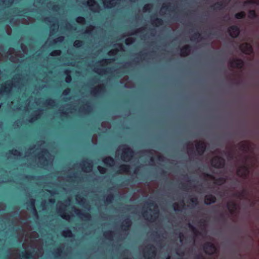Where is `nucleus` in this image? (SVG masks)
Wrapping results in <instances>:
<instances>
[{
    "label": "nucleus",
    "mask_w": 259,
    "mask_h": 259,
    "mask_svg": "<svg viewBox=\"0 0 259 259\" xmlns=\"http://www.w3.org/2000/svg\"><path fill=\"white\" fill-rule=\"evenodd\" d=\"M146 203L150 206H153L155 209H154L153 210L151 209H150V211H152L153 212L152 215H149L147 211H144L142 213V215L145 220L153 222L156 220L159 213V210L157 209V206L153 201H147L146 202Z\"/></svg>",
    "instance_id": "1"
},
{
    "label": "nucleus",
    "mask_w": 259,
    "mask_h": 259,
    "mask_svg": "<svg viewBox=\"0 0 259 259\" xmlns=\"http://www.w3.org/2000/svg\"><path fill=\"white\" fill-rule=\"evenodd\" d=\"M122 146L124 148L121 154V159L124 161L131 160L135 154L134 150L127 145H124Z\"/></svg>",
    "instance_id": "2"
},
{
    "label": "nucleus",
    "mask_w": 259,
    "mask_h": 259,
    "mask_svg": "<svg viewBox=\"0 0 259 259\" xmlns=\"http://www.w3.org/2000/svg\"><path fill=\"white\" fill-rule=\"evenodd\" d=\"M157 254L156 247L152 244L148 245L143 251V255L145 258L152 259Z\"/></svg>",
    "instance_id": "3"
},
{
    "label": "nucleus",
    "mask_w": 259,
    "mask_h": 259,
    "mask_svg": "<svg viewBox=\"0 0 259 259\" xmlns=\"http://www.w3.org/2000/svg\"><path fill=\"white\" fill-rule=\"evenodd\" d=\"M250 173L249 167L245 164H243L240 165L236 170L237 175L243 179H247Z\"/></svg>",
    "instance_id": "4"
},
{
    "label": "nucleus",
    "mask_w": 259,
    "mask_h": 259,
    "mask_svg": "<svg viewBox=\"0 0 259 259\" xmlns=\"http://www.w3.org/2000/svg\"><path fill=\"white\" fill-rule=\"evenodd\" d=\"M203 249L205 253L208 255H213L218 253V248L211 242H206L203 245Z\"/></svg>",
    "instance_id": "5"
},
{
    "label": "nucleus",
    "mask_w": 259,
    "mask_h": 259,
    "mask_svg": "<svg viewBox=\"0 0 259 259\" xmlns=\"http://www.w3.org/2000/svg\"><path fill=\"white\" fill-rule=\"evenodd\" d=\"M211 165L216 168H222L225 165V160L221 156H215L211 160Z\"/></svg>",
    "instance_id": "6"
},
{
    "label": "nucleus",
    "mask_w": 259,
    "mask_h": 259,
    "mask_svg": "<svg viewBox=\"0 0 259 259\" xmlns=\"http://www.w3.org/2000/svg\"><path fill=\"white\" fill-rule=\"evenodd\" d=\"M228 32L229 35L233 38L238 37L240 33V30L238 26L236 25H232L228 29Z\"/></svg>",
    "instance_id": "7"
},
{
    "label": "nucleus",
    "mask_w": 259,
    "mask_h": 259,
    "mask_svg": "<svg viewBox=\"0 0 259 259\" xmlns=\"http://www.w3.org/2000/svg\"><path fill=\"white\" fill-rule=\"evenodd\" d=\"M229 65L232 68H237L238 69H242L244 65V62L243 60L241 59H233L230 60L229 61Z\"/></svg>",
    "instance_id": "8"
},
{
    "label": "nucleus",
    "mask_w": 259,
    "mask_h": 259,
    "mask_svg": "<svg viewBox=\"0 0 259 259\" xmlns=\"http://www.w3.org/2000/svg\"><path fill=\"white\" fill-rule=\"evenodd\" d=\"M197 155H202L206 149V145L203 141H199L195 145Z\"/></svg>",
    "instance_id": "9"
},
{
    "label": "nucleus",
    "mask_w": 259,
    "mask_h": 259,
    "mask_svg": "<svg viewBox=\"0 0 259 259\" xmlns=\"http://www.w3.org/2000/svg\"><path fill=\"white\" fill-rule=\"evenodd\" d=\"M239 49L243 53L246 55H250L253 52V48L252 46L247 42L240 45Z\"/></svg>",
    "instance_id": "10"
},
{
    "label": "nucleus",
    "mask_w": 259,
    "mask_h": 259,
    "mask_svg": "<svg viewBox=\"0 0 259 259\" xmlns=\"http://www.w3.org/2000/svg\"><path fill=\"white\" fill-rule=\"evenodd\" d=\"M26 205L27 209L30 210L33 215L38 217L37 211L35 206V200L31 199L26 203Z\"/></svg>",
    "instance_id": "11"
},
{
    "label": "nucleus",
    "mask_w": 259,
    "mask_h": 259,
    "mask_svg": "<svg viewBox=\"0 0 259 259\" xmlns=\"http://www.w3.org/2000/svg\"><path fill=\"white\" fill-rule=\"evenodd\" d=\"M12 88V83L10 82H5L4 84H2L0 89V93H3L5 94H9Z\"/></svg>",
    "instance_id": "12"
},
{
    "label": "nucleus",
    "mask_w": 259,
    "mask_h": 259,
    "mask_svg": "<svg viewBox=\"0 0 259 259\" xmlns=\"http://www.w3.org/2000/svg\"><path fill=\"white\" fill-rule=\"evenodd\" d=\"M205 176L211 179L214 180L215 184L219 185H221L224 184L226 181V179L224 177H220L217 179H215L213 176L208 174H205Z\"/></svg>",
    "instance_id": "13"
},
{
    "label": "nucleus",
    "mask_w": 259,
    "mask_h": 259,
    "mask_svg": "<svg viewBox=\"0 0 259 259\" xmlns=\"http://www.w3.org/2000/svg\"><path fill=\"white\" fill-rule=\"evenodd\" d=\"M105 91V87L104 85L94 88L91 92V94L98 96Z\"/></svg>",
    "instance_id": "14"
},
{
    "label": "nucleus",
    "mask_w": 259,
    "mask_h": 259,
    "mask_svg": "<svg viewBox=\"0 0 259 259\" xmlns=\"http://www.w3.org/2000/svg\"><path fill=\"white\" fill-rule=\"evenodd\" d=\"M217 201V198L215 196L212 194H208L204 197V203L206 205H210L214 203Z\"/></svg>",
    "instance_id": "15"
},
{
    "label": "nucleus",
    "mask_w": 259,
    "mask_h": 259,
    "mask_svg": "<svg viewBox=\"0 0 259 259\" xmlns=\"http://www.w3.org/2000/svg\"><path fill=\"white\" fill-rule=\"evenodd\" d=\"M191 51V47L189 45L183 46L180 50V55L182 57L188 56Z\"/></svg>",
    "instance_id": "16"
},
{
    "label": "nucleus",
    "mask_w": 259,
    "mask_h": 259,
    "mask_svg": "<svg viewBox=\"0 0 259 259\" xmlns=\"http://www.w3.org/2000/svg\"><path fill=\"white\" fill-rule=\"evenodd\" d=\"M239 150L243 152H247L250 149V145L246 142H241L237 145Z\"/></svg>",
    "instance_id": "17"
},
{
    "label": "nucleus",
    "mask_w": 259,
    "mask_h": 259,
    "mask_svg": "<svg viewBox=\"0 0 259 259\" xmlns=\"http://www.w3.org/2000/svg\"><path fill=\"white\" fill-rule=\"evenodd\" d=\"M104 164L108 166H112L115 164V160L111 156H107L102 160Z\"/></svg>",
    "instance_id": "18"
},
{
    "label": "nucleus",
    "mask_w": 259,
    "mask_h": 259,
    "mask_svg": "<svg viewBox=\"0 0 259 259\" xmlns=\"http://www.w3.org/2000/svg\"><path fill=\"white\" fill-rule=\"evenodd\" d=\"M33 257L31 251H22L20 254L21 259H31Z\"/></svg>",
    "instance_id": "19"
},
{
    "label": "nucleus",
    "mask_w": 259,
    "mask_h": 259,
    "mask_svg": "<svg viewBox=\"0 0 259 259\" xmlns=\"http://www.w3.org/2000/svg\"><path fill=\"white\" fill-rule=\"evenodd\" d=\"M89 161L91 160L87 159L86 160L83 161L82 163H80V165L82 166V169L84 168L87 170L90 171L92 170L93 165L92 162H90Z\"/></svg>",
    "instance_id": "20"
},
{
    "label": "nucleus",
    "mask_w": 259,
    "mask_h": 259,
    "mask_svg": "<svg viewBox=\"0 0 259 259\" xmlns=\"http://www.w3.org/2000/svg\"><path fill=\"white\" fill-rule=\"evenodd\" d=\"M227 207L230 212L233 214L237 209V205L235 202H230L227 203Z\"/></svg>",
    "instance_id": "21"
},
{
    "label": "nucleus",
    "mask_w": 259,
    "mask_h": 259,
    "mask_svg": "<svg viewBox=\"0 0 259 259\" xmlns=\"http://www.w3.org/2000/svg\"><path fill=\"white\" fill-rule=\"evenodd\" d=\"M75 212L78 216L83 218L87 220H90L91 217V214L88 212H84L78 209H76Z\"/></svg>",
    "instance_id": "22"
},
{
    "label": "nucleus",
    "mask_w": 259,
    "mask_h": 259,
    "mask_svg": "<svg viewBox=\"0 0 259 259\" xmlns=\"http://www.w3.org/2000/svg\"><path fill=\"white\" fill-rule=\"evenodd\" d=\"M131 166L128 164H122L119 166V169L117 171V173L127 172L130 171Z\"/></svg>",
    "instance_id": "23"
},
{
    "label": "nucleus",
    "mask_w": 259,
    "mask_h": 259,
    "mask_svg": "<svg viewBox=\"0 0 259 259\" xmlns=\"http://www.w3.org/2000/svg\"><path fill=\"white\" fill-rule=\"evenodd\" d=\"M248 17L249 19H251V20L259 19V16L256 13L255 10H250L248 11Z\"/></svg>",
    "instance_id": "24"
},
{
    "label": "nucleus",
    "mask_w": 259,
    "mask_h": 259,
    "mask_svg": "<svg viewBox=\"0 0 259 259\" xmlns=\"http://www.w3.org/2000/svg\"><path fill=\"white\" fill-rule=\"evenodd\" d=\"M224 7V6L223 2H218L210 7L211 9L213 10H222Z\"/></svg>",
    "instance_id": "25"
},
{
    "label": "nucleus",
    "mask_w": 259,
    "mask_h": 259,
    "mask_svg": "<svg viewBox=\"0 0 259 259\" xmlns=\"http://www.w3.org/2000/svg\"><path fill=\"white\" fill-rule=\"evenodd\" d=\"M151 23L152 25L155 26H159L163 25V21L161 18H155L154 19H153L152 18L151 19Z\"/></svg>",
    "instance_id": "26"
},
{
    "label": "nucleus",
    "mask_w": 259,
    "mask_h": 259,
    "mask_svg": "<svg viewBox=\"0 0 259 259\" xmlns=\"http://www.w3.org/2000/svg\"><path fill=\"white\" fill-rule=\"evenodd\" d=\"M246 195V190L243 189L240 192L234 193L233 196L240 199H243Z\"/></svg>",
    "instance_id": "27"
},
{
    "label": "nucleus",
    "mask_w": 259,
    "mask_h": 259,
    "mask_svg": "<svg viewBox=\"0 0 259 259\" xmlns=\"http://www.w3.org/2000/svg\"><path fill=\"white\" fill-rule=\"evenodd\" d=\"M65 74L66 75L65 81L67 83H70L72 81V77L70 75V71L69 70H66Z\"/></svg>",
    "instance_id": "28"
},
{
    "label": "nucleus",
    "mask_w": 259,
    "mask_h": 259,
    "mask_svg": "<svg viewBox=\"0 0 259 259\" xmlns=\"http://www.w3.org/2000/svg\"><path fill=\"white\" fill-rule=\"evenodd\" d=\"M114 195L113 194H109L106 197L105 202L107 204H110L114 200Z\"/></svg>",
    "instance_id": "29"
},
{
    "label": "nucleus",
    "mask_w": 259,
    "mask_h": 259,
    "mask_svg": "<svg viewBox=\"0 0 259 259\" xmlns=\"http://www.w3.org/2000/svg\"><path fill=\"white\" fill-rule=\"evenodd\" d=\"M246 14L244 11H241L235 14V18L237 19H243L245 17Z\"/></svg>",
    "instance_id": "30"
},
{
    "label": "nucleus",
    "mask_w": 259,
    "mask_h": 259,
    "mask_svg": "<svg viewBox=\"0 0 259 259\" xmlns=\"http://www.w3.org/2000/svg\"><path fill=\"white\" fill-rule=\"evenodd\" d=\"M62 235L64 237H70L72 236V232L70 229H67L62 232Z\"/></svg>",
    "instance_id": "31"
},
{
    "label": "nucleus",
    "mask_w": 259,
    "mask_h": 259,
    "mask_svg": "<svg viewBox=\"0 0 259 259\" xmlns=\"http://www.w3.org/2000/svg\"><path fill=\"white\" fill-rule=\"evenodd\" d=\"M104 237L108 239H111L113 236V232L111 231H108L104 233Z\"/></svg>",
    "instance_id": "32"
},
{
    "label": "nucleus",
    "mask_w": 259,
    "mask_h": 259,
    "mask_svg": "<svg viewBox=\"0 0 259 259\" xmlns=\"http://www.w3.org/2000/svg\"><path fill=\"white\" fill-rule=\"evenodd\" d=\"M45 104L50 106H54L55 104V101L52 98H49L46 100Z\"/></svg>",
    "instance_id": "33"
},
{
    "label": "nucleus",
    "mask_w": 259,
    "mask_h": 259,
    "mask_svg": "<svg viewBox=\"0 0 259 259\" xmlns=\"http://www.w3.org/2000/svg\"><path fill=\"white\" fill-rule=\"evenodd\" d=\"M202 39V37H201V34L198 32H195L191 36V40H197L198 39Z\"/></svg>",
    "instance_id": "34"
},
{
    "label": "nucleus",
    "mask_w": 259,
    "mask_h": 259,
    "mask_svg": "<svg viewBox=\"0 0 259 259\" xmlns=\"http://www.w3.org/2000/svg\"><path fill=\"white\" fill-rule=\"evenodd\" d=\"M188 227L190 229H191V230L192 231V232L194 233V234L197 236V235H200V232H199L197 229L195 227H194L192 225H191V224H188Z\"/></svg>",
    "instance_id": "35"
},
{
    "label": "nucleus",
    "mask_w": 259,
    "mask_h": 259,
    "mask_svg": "<svg viewBox=\"0 0 259 259\" xmlns=\"http://www.w3.org/2000/svg\"><path fill=\"white\" fill-rule=\"evenodd\" d=\"M38 158L40 160H43L42 162L41 163V164L43 165H47V164L48 163V159L44 156V154H41V153H39V156H38Z\"/></svg>",
    "instance_id": "36"
},
{
    "label": "nucleus",
    "mask_w": 259,
    "mask_h": 259,
    "mask_svg": "<svg viewBox=\"0 0 259 259\" xmlns=\"http://www.w3.org/2000/svg\"><path fill=\"white\" fill-rule=\"evenodd\" d=\"M245 5L248 4H255L256 5H259V0H247L244 2Z\"/></svg>",
    "instance_id": "37"
},
{
    "label": "nucleus",
    "mask_w": 259,
    "mask_h": 259,
    "mask_svg": "<svg viewBox=\"0 0 259 259\" xmlns=\"http://www.w3.org/2000/svg\"><path fill=\"white\" fill-rule=\"evenodd\" d=\"M9 153L13 155L14 156H20V155H21L20 152L19 150L15 149H13L11 150H10Z\"/></svg>",
    "instance_id": "38"
},
{
    "label": "nucleus",
    "mask_w": 259,
    "mask_h": 259,
    "mask_svg": "<svg viewBox=\"0 0 259 259\" xmlns=\"http://www.w3.org/2000/svg\"><path fill=\"white\" fill-rule=\"evenodd\" d=\"M88 5L92 8L94 7L95 5H96L97 8H99V5L95 0H89L88 2Z\"/></svg>",
    "instance_id": "39"
},
{
    "label": "nucleus",
    "mask_w": 259,
    "mask_h": 259,
    "mask_svg": "<svg viewBox=\"0 0 259 259\" xmlns=\"http://www.w3.org/2000/svg\"><path fill=\"white\" fill-rule=\"evenodd\" d=\"M122 223L126 225L127 227L130 228V227L132 225V221L129 218V217H127L123 221Z\"/></svg>",
    "instance_id": "40"
},
{
    "label": "nucleus",
    "mask_w": 259,
    "mask_h": 259,
    "mask_svg": "<svg viewBox=\"0 0 259 259\" xmlns=\"http://www.w3.org/2000/svg\"><path fill=\"white\" fill-rule=\"evenodd\" d=\"M83 45V42L80 40H76L74 42V46L76 48H80Z\"/></svg>",
    "instance_id": "41"
},
{
    "label": "nucleus",
    "mask_w": 259,
    "mask_h": 259,
    "mask_svg": "<svg viewBox=\"0 0 259 259\" xmlns=\"http://www.w3.org/2000/svg\"><path fill=\"white\" fill-rule=\"evenodd\" d=\"M76 21L78 23L83 24L85 22V19L83 17L78 16L76 18Z\"/></svg>",
    "instance_id": "42"
},
{
    "label": "nucleus",
    "mask_w": 259,
    "mask_h": 259,
    "mask_svg": "<svg viewBox=\"0 0 259 259\" xmlns=\"http://www.w3.org/2000/svg\"><path fill=\"white\" fill-rule=\"evenodd\" d=\"M190 201L195 206L198 204V199L196 197L190 198Z\"/></svg>",
    "instance_id": "43"
},
{
    "label": "nucleus",
    "mask_w": 259,
    "mask_h": 259,
    "mask_svg": "<svg viewBox=\"0 0 259 259\" xmlns=\"http://www.w3.org/2000/svg\"><path fill=\"white\" fill-rule=\"evenodd\" d=\"M151 7H152L151 4H146L143 7V10L144 12L150 11V10L151 9Z\"/></svg>",
    "instance_id": "44"
},
{
    "label": "nucleus",
    "mask_w": 259,
    "mask_h": 259,
    "mask_svg": "<svg viewBox=\"0 0 259 259\" xmlns=\"http://www.w3.org/2000/svg\"><path fill=\"white\" fill-rule=\"evenodd\" d=\"M91 106L90 105V103L89 102H87L85 104L84 106L83 107V109L85 111H89L91 109Z\"/></svg>",
    "instance_id": "45"
},
{
    "label": "nucleus",
    "mask_w": 259,
    "mask_h": 259,
    "mask_svg": "<svg viewBox=\"0 0 259 259\" xmlns=\"http://www.w3.org/2000/svg\"><path fill=\"white\" fill-rule=\"evenodd\" d=\"M135 41V39L134 38H126L125 40V43L126 45H129L130 44H132Z\"/></svg>",
    "instance_id": "46"
},
{
    "label": "nucleus",
    "mask_w": 259,
    "mask_h": 259,
    "mask_svg": "<svg viewBox=\"0 0 259 259\" xmlns=\"http://www.w3.org/2000/svg\"><path fill=\"white\" fill-rule=\"evenodd\" d=\"M61 52L60 50H56L52 52L50 55L52 56H59L61 54Z\"/></svg>",
    "instance_id": "47"
},
{
    "label": "nucleus",
    "mask_w": 259,
    "mask_h": 259,
    "mask_svg": "<svg viewBox=\"0 0 259 259\" xmlns=\"http://www.w3.org/2000/svg\"><path fill=\"white\" fill-rule=\"evenodd\" d=\"M64 40V37L63 36H59L56 39L53 40V44H55L58 42L61 43Z\"/></svg>",
    "instance_id": "48"
},
{
    "label": "nucleus",
    "mask_w": 259,
    "mask_h": 259,
    "mask_svg": "<svg viewBox=\"0 0 259 259\" xmlns=\"http://www.w3.org/2000/svg\"><path fill=\"white\" fill-rule=\"evenodd\" d=\"M147 53L140 52L138 54L137 59L140 58L141 59H144L145 57L147 55Z\"/></svg>",
    "instance_id": "49"
},
{
    "label": "nucleus",
    "mask_w": 259,
    "mask_h": 259,
    "mask_svg": "<svg viewBox=\"0 0 259 259\" xmlns=\"http://www.w3.org/2000/svg\"><path fill=\"white\" fill-rule=\"evenodd\" d=\"M143 29H144V28H141L138 29H137V30H135L134 32H131V33H128V34H127V35H134V34H136V33H138V32H142V31Z\"/></svg>",
    "instance_id": "50"
},
{
    "label": "nucleus",
    "mask_w": 259,
    "mask_h": 259,
    "mask_svg": "<svg viewBox=\"0 0 259 259\" xmlns=\"http://www.w3.org/2000/svg\"><path fill=\"white\" fill-rule=\"evenodd\" d=\"M98 170L99 171L100 173L101 174H104L106 172V169L102 166H99L98 167Z\"/></svg>",
    "instance_id": "51"
},
{
    "label": "nucleus",
    "mask_w": 259,
    "mask_h": 259,
    "mask_svg": "<svg viewBox=\"0 0 259 259\" xmlns=\"http://www.w3.org/2000/svg\"><path fill=\"white\" fill-rule=\"evenodd\" d=\"M172 206L175 211H180L181 210L180 209H179V205L178 204L175 203L173 204Z\"/></svg>",
    "instance_id": "52"
},
{
    "label": "nucleus",
    "mask_w": 259,
    "mask_h": 259,
    "mask_svg": "<svg viewBox=\"0 0 259 259\" xmlns=\"http://www.w3.org/2000/svg\"><path fill=\"white\" fill-rule=\"evenodd\" d=\"M121 228L122 230L124 231H128L130 229L129 227H127L126 225H124V224L122 223L121 225Z\"/></svg>",
    "instance_id": "53"
},
{
    "label": "nucleus",
    "mask_w": 259,
    "mask_h": 259,
    "mask_svg": "<svg viewBox=\"0 0 259 259\" xmlns=\"http://www.w3.org/2000/svg\"><path fill=\"white\" fill-rule=\"evenodd\" d=\"M130 182V180L129 179H126L125 180H124V181H123L121 184V186H124V185H127V184Z\"/></svg>",
    "instance_id": "54"
},
{
    "label": "nucleus",
    "mask_w": 259,
    "mask_h": 259,
    "mask_svg": "<svg viewBox=\"0 0 259 259\" xmlns=\"http://www.w3.org/2000/svg\"><path fill=\"white\" fill-rule=\"evenodd\" d=\"M61 217L65 220H68L69 219V215L66 213H63L62 214Z\"/></svg>",
    "instance_id": "55"
},
{
    "label": "nucleus",
    "mask_w": 259,
    "mask_h": 259,
    "mask_svg": "<svg viewBox=\"0 0 259 259\" xmlns=\"http://www.w3.org/2000/svg\"><path fill=\"white\" fill-rule=\"evenodd\" d=\"M76 199L80 202H83V201L85 200V199L83 197L78 196H77Z\"/></svg>",
    "instance_id": "56"
},
{
    "label": "nucleus",
    "mask_w": 259,
    "mask_h": 259,
    "mask_svg": "<svg viewBox=\"0 0 259 259\" xmlns=\"http://www.w3.org/2000/svg\"><path fill=\"white\" fill-rule=\"evenodd\" d=\"M70 92L69 89H66L63 91V94L65 95H67Z\"/></svg>",
    "instance_id": "57"
},
{
    "label": "nucleus",
    "mask_w": 259,
    "mask_h": 259,
    "mask_svg": "<svg viewBox=\"0 0 259 259\" xmlns=\"http://www.w3.org/2000/svg\"><path fill=\"white\" fill-rule=\"evenodd\" d=\"M161 176L166 177L167 176V172L165 170H162L160 174Z\"/></svg>",
    "instance_id": "58"
},
{
    "label": "nucleus",
    "mask_w": 259,
    "mask_h": 259,
    "mask_svg": "<svg viewBox=\"0 0 259 259\" xmlns=\"http://www.w3.org/2000/svg\"><path fill=\"white\" fill-rule=\"evenodd\" d=\"M162 9H165L166 10H168V11H171V9L170 8L169 6L168 5L163 6Z\"/></svg>",
    "instance_id": "59"
},
{
    "label": "nucleus",
    "mask_w": 259,
    "mask_h": 259,
    "mask_svg": "<svg viewBox=\"0 0 259 259\" xmlns=\"http://www.w3.org/2000/svg\"><path fill=\"white\" fill-rule=\"evenodd\" d=\"M37 119V118L35 116H33L29 120V121L30 122H32L36 120Z\"/></svg>",
    "instance_id": "60"
},
{
    "label": "nucleus",
    "mask_w": 259,
    "mask_h": 259,
    "mask_svg": "<svg viewBox=\"0 0 259 259\" xmlns=\"http://www.w3.org/2000/svg\"><path fill=\"white\" fill-rule=\"evenodd\" d=\"M228 158L229 159H234V157L232 153H229L228 154Z\"/></svg>",
    "instance_id": "61"
},
{
    "label": "nucleus",
    "mask_w": 259,
    "mask_h": 259,
    "mask_svg": "<svg viewBox=\"0 0 259 259\" xmlns=\"http://www.w3.org/2000/svg\"><path fill=\"white\" fill-rule=\"evenodd\" d=\"M184 237V235L182 233H180L179 235V238L181 242H182Z\"/></svg>",
    "instance_id": "62"
},
{
    "label": "nucleus",
    "mask_w": 259,
    "mask_h": 259,
    "mask_svg": "<svg viewBox=\"0 0 259 259\" xmlns=\"http://www.w3.org/2000/svg\"><path fill=\"white\" fill-rule=\"evenodd\" d=\"M157 159L160 161H162L163 160V157L161 155H159L157 156Z\"/></svg>",
    "instance_id": "63"
},
{
    "label": "nucleus",
    "mask_w": 259,
    "mask_h": 259,
    "mask_svg": "<svg viewBox=\"0 0 259 259\" xmlns=\"http://www.w3.org/2000/svg\"><path fill=\"white\" fill-rule=\"evenodd\" d=\"M196 259H204L202 255H199L196 256Z\"/></svg>",
    "instance_id": "64"
}]
</instances>
